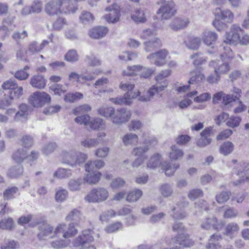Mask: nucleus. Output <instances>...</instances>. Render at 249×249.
I'll return each mask as SVG.
<instances>
[{
    "label": "nucleus",
    "mask_w": 249,
    "mask_h": 249,
    "mask_svg": "<svg viewBox=\"0 0 249 249\" xmlns=\"http://www.w3.org/2000/svg\"><path fill=\"white\" fill-rule=\"evenodd\" d=\"M121 16L120 6L113 4L110 7V23H116L119 21Z\"/></svg>",
    "instance_id": "obj_27"
},
{
    "label": "nucleus",
    "mask_w": 249,
    "mask_h": 249,
    "mask_svg": "<svg viewBox=\"0 0 249 249\" xmlns=\"http://www.w3.org/2000/svg\"><path fill=\"white\" fill-rule=\"evenodd\" d=\"M142 66L140 65L128 66L125 70L123 71V74L126 76L139 75Z\"/></svg>",
    "instance_id": "obj_43"
},
{
    "label": "nucleus",
    "mask_w": 249,
    "mask_h": 249,
    "mask_svg": "<svg viewBox=\"0 0 249 249\" xmlns=\"http://www.w3.org/2000/svg\"><path fill=\"white\" fill-rule=\"evenodd\" d=\"M108 32L107 27L104 26H97L93 28L89 31V36L94 39H99L104 37Z\"/></svg>",
    "instance_id": "obj_22"
},
{
    "label": "nucleus",
    "mask_w": 249,
    "mask_h": 249,
    "mask_svg": "<svg viewBox=\"0 0 249 249\" xmlns=\"http://www.w3.org/2000/svg\"><path fill=\"white\" fill-rule=\"evenodd\" d=\"M23 173V168L20 165H18L9 169L8 172V175L11 178H15L22 174Z\"/></svg>",
    "instance_id": "obj_56"
},
{
    "label": "nucleus",
    "mask_w": 249,
    "mask_h": 249,
    "mask_svg": "<svg viewBox=\"0 0 249 249\" xmlns=\"http://www.w3.org/2000/svg\"><path fill=\"white\" fill-rule=\"evenodd\" d=\"M234 145L229 141L224 142L220 147V153L224 156L230 154L233 150Z\"/></svg>",
    "instance_id": "obj_42"
},
{
    "label": "nucleus",
    "mask_w": 249,
    "mask_h": 249,
    "mask_svg": "<svg viewBox=\"0 0 249 249\" xmlns=\"http://www.w3.org/2000/svg\"><path fill=\"white\" fill-rule=\"evenodd\" d=\"M171 71L168 69L161 71L155 77V80L157 85L160 88H162L165 90L168 85V82L166 78L171 75Z\"/></svg>",
    "instance_id": "obj_16"
},
{
    "label": "nucleus",
    "mask_w": 249,
    "mask_h": 249,
    "mask_svg": "<svg viewBox=\"0 0 249 249\" xmlns=\"http://www.w3.org/2000/svg\"><path fill=\"white\" fill-rule=\"evenodd\" d=\"M18 85L15 79H9L2 84L1 88L4 90H12Z\"/></svg>",
    "instance_id": "obj_62"
},
{
    "label": "nucleus",
    "mask_w": 249,
    "mask_h": 249,
    "mask_svg": "<svg viewBox=\"0 0 249 249\" xmlns=\"http://www.w3.org/2000/svg\"><path fill=\"white\" fill-rule=\"evenodd\" d=\"M120 87L122 89L127 92L123 97L110 99V101L114 104L120 105H129L132 102L133 99L139 98L140 92L139 90L134 92L131 91L134 88V84L128 83L121 84Z\"/></svg>",
    "instance_id": "obj_4"
},
{
    "label": "nucleus",
    "mask_w": 249,
    "mask_h": 249,
    "mask_svg": "<svg viewBox=\"0 0 249 249\" xmlns=\"http://www.w3.org/2000/svg\"><path fill=\"white\" fill-rule=\"evenodd\" d=\"M236 170L235 176L239 177V179L233 181L235 186L241 185L244 184L245 181L249 179L246 174L249 170V163L245 161H241L236 166Z\"/></svg>",
    "instance_id": "obj_10"
},
{
    "label": "nucleus",
    "mask_w": 249,
    "mask_h": 249,
    "mask_svg": "<svg viewBox=\"0 0 249 249\" xmlns=\"http://www.w3.org/2000/svg\"><path fill=\"white\" fill-rule=\"evenodd\" d=\"M164 90L162 88H160L158 85H153L147 90L145 95L141 96L140 95L139 100L143 102H147L151 101L156 94H159Z\"/></svg>",
    "instance_id": "obj_18"
},
{
    "label": "nucleus",
    "mask_w": 249,
    "mask_h": 249,
    "mask_svg": "<svg viewBox=\"0 0 249 249\" xmlns=\"http://www.w3.org/2000/svg\"><path fill=\"white\" fill-rule=\"evenodd\" d=\"M156 34L155 30L148 29L143 30L140 36L142 39H148L149 40L152 38L156 37Z\"/></svg>",
    "instance_id": "obj_60"
},
{
    "label": "nucleus",
    "mask_w": 249,
    "mask_h": 249,
    "mask_svg": "<svg viewBox=\"0 0 249 249\" xmlns=\"http://www.w3.org/2000/svg\"><path fill=\"white\" fill-rule=\"evenodd\" d=\"M97 189H94L89 192L88 194L85 196V199L86 201L89 202H98L97 198Z\"/></svg>",
    "instance_id": "obj_64"
},
{
    "label": "nucleus",
    "mask_w": 249,
    "mask_h": 249,
    "mask_svg": "<svg viewBox=\"0 0 249 249\" xmlns=\"http://www.w3.org/2000/svg\"><path fill=\"white\" fill-rule=\"evenodd\" d=\"M168 54L167 50L163 49L150 54L147 56V58L151 64L157 66H162L166 63L165 59Z\"/></svg>",
    "instance_id": "obj_12"
},
{
    "label": "nucleus",
    "mask_w": 249,
    "mask_h": 249,
    "mask_svg": "<svg viewBox=\"0 0 249 249\" xmlns=\"http://www.w3.org/2000/svg\"><path fill=\"white\" fill-rule=\"evenodd\" d=\"M160 191L161 195L165 197L171 196L173 193L171 186L168 184H163L160 188Z\"/></svg>",
    "instance_id": "obj_53"
},
{
    "label": "nucleus",
    "mask_w": 249,
    "mask_h": 249,
    "mask_svg": "<svg viewBox=\"0 0 249 249\" xmlns=\"http://www.w3.org/2000/svg\"><path fill=\"white\" fill-rule=\"evenodd\" d=\"M205 79V77L203 74L200 72H193L191 73V76L189 83L190 84L194 83H198Z\"/></svg>",
    "instance_id": "obj_46"
},
{
    "label": "nucleus",
    "mask_w": 249,
    "mask_h": 249,
    "mask_svg": "<svg viewBox=\"0 0 249 249\" xmlns=\"http://www.w3.org/2000/svg\"><path fill=\"white\" fill-rule=\"evenodd\" d=\"M157 142L156 138H148V140H146L144 141L145 145L134 148L132 151V154L135 156L143 157V154L149 150V145H154Z\"/></svg>",
    "instance_id": "obj_15"
},
{
    "label": "nucleus",
    "mask_w": 249,
    "mask_h": 249,
    "mask_svg": "<svg viewBox=\"0 0 249 249\" xmlns=\"http://www.w3.org/2000/svg\"><path fill=\"white\" fill-rule=\"evenodd\" d=\"M131 116V112L124 108L118 110L113 114H112V110H110V117H111L113 122L115 124L125 123L129 120Z\"/></svg>",
    "instance_id": "obj_13"
},
{
    "label": "nucleus",
    "mask_w": 249,
    "mask_h": 249,
    "mask_svg": "<svg viewBox=\"0 0 249 249\" xmlns=\"http://www.w3.org/2000/svg\"><path fill=\"white\" fill-rule=\"evenodd\" d=\"M184 155L183 150L176 145H173L170 147L168 152V156L170 160H176L181 159Z\"/></svg>",
    "instance_id": "obj_28"
},
{
    "label": "nucleus",
    "mask_w": 249,
    "mask_h": 249,
    "mask_svg": "<svg viewBox=\"0 0 249 249\" xmlns=\"http://www.w3.org/2000/svg\"><path fill=\"white\" fill-rule=\"evenodd\" d=\"M3 25L0 27V39H4L9 34V30H13L14 27L12 26L10 21L5 20L3 21Z\"/></svg>",
    "instance_id": "obj_32"
},
{
    "label": "nucleus",
    "mask_w": 249,
    "mask_h": 249,
    "mask_svg": "<svg viewBox=\"0 0 249 249\" xmlns=\"http://www.w3.org/2000/svg\"><path fill=\"white\" fill-rule=\"evenodd\" d=\"M131 18L137 23H144L147 20L145 11L141 9L135 10L131 14Z\"/></svg>",
    "instance_id": "obj_25"
},
{
    "label": "nucleus",
    "mask_w": 249,
    "mask_h": 249,
    "mask_svg": "<svg viewBox=\"0 0 249 249\" xmlns=\"http://www.w3.org/2000/svg\"><path fill=\"white\" fill-rule=\"evenodd\" d=\"M139 141L138 136L134 133H127L123 138V142L125 145L135 144Z\"/></svg>",
    "instance_id": "obj_38"
},
{
    "label": "nucleus",
    "mask_w": 249,
    "mask_h": 249,
    "mask_svg": "<svg viewBox=\"0 0 249 249\" xmlns=\"http://www.w3.org/2000/svg\"><path fill=\"white\" fill-rule=\"evenodd\" d=\"M61 157L64 163L71 166L76 165V152L74 151H64L61 154Z\"/></svg>",
    "instance_id": "obj_24"
},
{
    "label": "nucleus",
    "mask_w": 249,
    "mask_h": 249,
    "mask_svg": "<svg viewBox=\"0 0 249 249\" xmlns=\"http://www.w3.org/2000/svg\"><path fill=\"white\" fill-rule=\"evenodd\" d=\"M89 124L91 129H97L103 128L105 126V124L102 119L96 118L90 121Z\"/></svg>",
    "instance_id": "obj_49"
},
{
    "label": "nucleus",
    "mask_w": 249,
    "mask_h": 249,
    "mask_svg": "<svg viewBox=\"0 0 249 249\" xmlns=\"http://www.w3.org/2000/svg\"><path fill=\"white\" fill-rule=\"evenodd\" d=\"M15 226L14 222L12 218H4L0 221V229L5 230H11Z\"/></svg>",
    "instance_id": "obj_44"
},
{
    "label": "nucleus",
    "mask_w": 249,
    "mask_h": 249,
    "mask_svg": "<svg viewBox=\"0 0 249 249\" xmlns=\"http://www.w3.org/2000/svg\"><path fill=\"white\" fill-rule=\"evenodd\" d=\"M184 43L188 48L196 50L199 48L201 44V39L199 37H191L187 41H184Z\"/></svg>",
    "instance_id": "obj_40"
},
{
    "label": "nucleus",
    "mask_w": 249,
    "mask_h": 249,
    "mask_svg": "<svg viewBox=\"0 0 249 249\" xmlns=\"http://www.w3.org/2000/svg\"><path fill=\"white\" fill-rule=\"evenodd\" d=\"M93 231L89 229L85 230L73 241L74 247L80 249H95L92 245L94 241Z\"/></svg>",
    "instance_id": "obj_5"
},
{
    "label": "nucleus",
    "mask_w": 249,
    "mask_h": 249,
    "mask_svg": "<svg viewBox=\"0 0 249 249\" xmlns=\"http://www.w3.org/2000/svg\"><path fill=\"white\" fill-rule=\"evenodd\" d=\"M189 21L187 19L176 18L172 21L170 26L172 29L177 31L186 27Z\"/></svg>",
    "instance_id": "obj_30"
},
{
    "label": "nucleus",
    "mask_w": 249,
    "mask_h": 249,
    "mask_svg": "<svg viewBox=\"0 0 249 249\" xmlns=\"http://www.w3.org/2000/svg\"><path fill=\"white\" fill-rule=\"evenodd\" d=\"M65 219L68 221L79 222L82 219L81 213L78 209H74L69 212L66 216Z\"/></svg>",
    "instance_id": "obj_35"
},
{
    "label": "nucleus",
    "mask_w": 249,
    "mask_h": 249,
    "mask_svg": "<svg viewBox=\"0 0 249 249\" xmlns=\"http://www.w3.org/2000/svg\"><path fill=\"white\" fill-rule=\"evenodd\" d=\"M51 101L50 95L44 91L33 92L29 98L30 104L35 107H41Z\"/></svg>",
    "instance_id": "obj_6"
},
{
    "label": "nucleus",
    "mask_w": 249,
    "mask_h": 249,
    "mask_svg": "<svg viewBox=\"0 0 249 249\" xmlns=\"http://www.w3.org/2000/svg\"><path fill=\"white\" fill-rule=\"evenodd\" d=\"M239 230V228L236 223H231L226 226L224 234L232 238L238 232Z\"/></svg>",
    "instance_id": "obj_34"
},
{
    "label": "nucleus",
    "mask_w": 249,
    "mask_h": 249,
    "mask_svg": "<svg viewBox=\"0 0 249 249\" xmlns=\"http://www.w3.org/2000/svg\"><path fill=\"white\" fill-rule=\"evenodd\" d=\"M68 195V191L66 189H59L56 192L55 199L58 202H63L66 199Z\"/></svg>",
    "instance_id": "obj_52"
},
{
    "label": "nucleus",
    "mask_w": 249,
    "mask_h": 249,
    "mask_svg": "<svg viewBox=\"0 0 249 249\" xmlns=\"http://www.w3.org/2000/svg\"><path fill=\"white\" fill-rule=\"evenodd\" d=\"M228 44L223 43L220 47L221 50L223 51L220 55L221 58L223 60H230L233 57L232 51Z\"/></svg>",
    "instance_id": "obj_33"
},
{
    "label": "nucleus",
    "mask_w": 249,
    "mask_h": 249,
    "mask_svg": "<svg viewBox=\"0 0 249 249\" xmlns=\"http://www.w3.org/2000/svg\"><path fill=\"white\" fill-rule=\"evenodd\" d=\"M30 83L33 88L37 89H43L46 85L44 77L40 75H35L32 76Z\"/></svg>",
    "instance_id": "obj_23"
},
{
    "label": "nucleus",
    "mask_w": 249,
    "mask_h": 249,
    "mask_svg": "<svg viewBox=\"0 0 249 249\" xmlns=\"http://www.w3.org/2000/svg\"><path fill=\"white\" fill-rule=\"evenodd\" d=\"M196 90H193L188 92L186 94V97L193 98L194 101L196 103H199L197 106H195L194 108L197 109H204L206 107L204 103L208 102L211 99V95L209 92H203L197 95Z\"/></svg>",
    "instance_id": "obj_8"
},
{
    "label": "nucleus",
    "mask_w": 249,
    "mask_h": 249,
    "mask_svg": "<svg viewBox=\"0 0 249 249\" xmlns=\"http://www.w3.org/2000/svg\"><path fill=\"white\" fill-rule=\"evenodd\" d=\"M217 38V34L212 31H205L203 33L202 36L203 41L207 46L214 44Z\"/></svg>",
    "instance_id": "obj_26"
},
{
    "label": "nucleus",
    "mask_w": 249,
    "mask_h": 249,
    "mask_svg": "<svg viewBox=\"0 0 249 249\" xmlns=\"http://www.w3.org/2000/svg\"><path fill=\"white\" fill-rule=\"evenodd\" d=\"M209 65L214 68L215 74H218L220 76L221 74L226 73L230 70V66L228 63L219 60L217 61H212Z\"/></svg>",
    "instance_id": "obj_17"
},
{
    "label": "nucleus",
    "mask_w": 249,
    "mask_h": 249,
    "mask_svg": "<svg viewBox=\"0 0 249 249\" xmlns=\"http://www.w3.org/2000/svg\"><path fill=\"white\" fill-rule=\"evenodd\" d=\"M214 14L216 18L228 23L231 22L234 18L233 14L228 9L222 10L219 8H216Z\"/></svg>",
    "instance_id": "obj_20"
},
{
    "label": "nucleus",
    "mask_w": 249,
    "mask_h": 249,
    "mask_svg": "<svg viewBox=\"0 0 249 249\" xmlns=\"http://www.w3.org/2000/svg\"><path fill=\"white\" fill-rule=\"evenodd\" d=\"M242 32V29L236 25H233L230 31L226 33L224 39V43L229 45H236L239 38Z\"/></svg>",
    "instance_id": "obj_11"
},
{
    "label": "nucleus",
    "mask_w": 249,
    "mask_h": 249,
    "mask_svg": "<svg viewBox=\"0 0 249 249\" xmlns=\"http://www.w3.org/2000/svg\"><path fill=\"white\" fill-rule=\"evenodd\" d=\"M94 19V16L91 13L87 11H84L80 17V20L83 24L91 23Z\"/></svg>",
    "instance_id": "obj_50"
},
{
    "label": "nucleus",
    "mask_w": 249,
    "mask_h": 249,
    "mask_svg": "<svg viewBox=\"0 0 249 249\" xmlns=\"http://www.w3.org/2000/svg\"><path fill=\"white\" fill-rule=\"evenodd\" d=\"M79 56L77 52L74 50H69L64 56L66 61L70 62H74L78 61Z\"/></svg>",
    "instance_id": "obj_51"
},
{
    "label": "nucleus",
    "mask_w": 249,
    "mask_h": 249,
    "mask_svg": "<svg viewBox=\"0 0 249 249\" xmlns=\"http://www.w3.org/2000/svg\"><path fill=\"white\" fill-rule=\"evenodd\" d=\"M173 216L176 219H182L185 216V213L183 212L181 207L177 205L172 210Z\"/></svg>",
    "instance_id": "obj_58"
},
{
    "label": "nucleus",
    "mask_w": 249,
    "mask_h": 249,
    "mask_svg": "<svg viewBox=\"0 0 249 249\" xmlns=\"http://www.w3.org/2000/svg\"><path fill=\"white\" fill-rule=\"evenodd\" d=\"M222 239L220 235L214 234L211 236L209 240V245L207 246L206 249H219L221 247L218 242Z\"/></svg>",
    "instance_id": "obj_36"
},
{
    "label": "nucleus",
    "mask_w": 249,
    "mask_h": 249,
    "mask_svg": "<svg viewBox=\"0 0 249 249\" xmlns=\"http://www.w3.org/2000/svg\"><path fill=\"white\" fill-rule=\"evenodd\" d=\"M144 49L146 52H151L161 46L160 40L157 37H154L144 42Z\"/></svg>",
    "instance_id": "obj_29"
},
{
    "label": "nucleus",
    "mask_w": 249,
    "mask_h": 249,
    "mask_svg": "<svg viewBox=\"0 0 249 249\" xmlns=\"http://www.w3.org/2000/svg\"><path fill=\"white\" fill-rule=\"evenodd\" d=\"M51 247L54 249H60L68 246L69 242L64 239L56 240L51 243Z\"/></svg>",
    "instance_id": "obj_55"
},
{
    "label": "nucleus",
    "mask_w": 249,
    "mask_h": 249,
    "mask_svg": "<svg viewBox=\"0 0 249 249\" xmlns=\"http://www.w3.org/2000/svg\"><path fill=\"white\" fill-rule=\"evenodd\" d=\"M28 116V106L22 104L19 106V110L16 113L14 120L16 122H24L27 120Z\"/></svg>",
    "instance_id": "obj_21"
},
{
    "label": "nucleus",
    "mask_w": 249,
    "mask_h": 249,
    "mask_svg": "<svg viewBox=\"0 0 249 249\" xmlns=\"http://www.w3.org/2000/svg\"><path fill=\"white\" fill-rule=\"evenodd\" d=\"M161 166L166 176H172L176 170L179 167L177 163H170L166 162L161 163V155L159 153L153 154L147 162V167L154 169Z\"/></svg>",
    "instance_id": "obj_3"
},
{
    "label": "nucleus",
    "mask_w": 249,
    "mask_h": 249,
    "mask_svg": "<svg viewBox=\"0 0 249 249\" xmlns=\"http://www.w3.org/2000/svg\"><path fill=\"white\" fill-rule=\"evenodd\" d=\"M173 230L178 233L176 238L157 244L154 247L155 249H181V247H190L194 245V242L185 234V229L182 224L176 223L173 226Z\"/></svg>",
    "instance_id": "obj_1"
},
{
    "label": "nucleus",
    "mask_w": 249,
    "mask_h": 249,
    "mask_svg": "<svg viewBox=\"0 0 249 249\" xmlns=\"http://www.w3.org/2000/svg\"><path fill=\"white\" fill-rule=\"evenodd\" d=\"M72 175L71 169L65 168H59L54 173L53 177L59 179L68 178Z\"/></svg>",
    "instance_id": "obj_41"
},
{
    "label": "nucleus",
    "mask_w": 249,
    "mask_h": 249,
    "mask_svg": "<svg viewBox=\"0 0 249 249\" xmlns=\"http://www.w3.org/2000/svg\"><path fill=\"white\" fill-rule=\"evenodd\" d=\"M223 225L222 223H218L216 218L213 216L204 219L201 227L205 230L215 229L220 230L222 228Z\"/></svg>",
    "instance_id": "obj_19"
},
{
    "label": "nucleus",
    "mask_w": 249,
    "mask_h": 249,
    "mask_svg": "<svg viewBox=\"0 0 249 249\" xmlns=\"http://www.w3.org/2000/svg\"><path fill=\"white\" fill-rule=\"evenodd\" d=\"M101 174L99 172L88 173L84 178V180L90 184H96L100 179Z\"/></svg>",
    "instance_id": "obj_31"
},
{
    "label": "nucleus",
    "mask_w": 249,
    "mask_h": 249,
    "mask_svg": "<svg viewBox=\"0 0 249 249\" xmlns=\"http://www.w3.org/2000/svg\"><path fill=\"white\" fill-rule=\"evenodd\" d=\"M12 157L16 162L20 163L26 158V151L23 148L18 149L13 153Z\"/></svg>",
    "instance_id": "obj_45"
},
{
    "label": "nucleus",
    "mask_w": 249,
    "mask_h": 249,
    "mask_svg": "<svg viewBox=\"0 0 249 249\" xmlns=\"http://www.w3.org/2000/svg\"><path fill=\"white\" fill-rule=\"evenodd\" d=\"M83 94L79 92H76L72 93H68L65 96L64 100L66 102L72 103L77 100L81 99L83 98Z\"/></svg>",
    "instance_id": "obj_47"
},
{
    "label": "nucleus",
    "mask_w": 249,
    "mask_h": 249,
    "mask_svg": "<svg viewBox=\"0 0 249 249\" xmlns=\"http://www.w3.org/2000/svg\"><path fill=\"white\" fill-rule=\"evenodd\" d=\"M18 191V188L15 187L7 189L3 193L4 198L7 200L13 198Z\"/></svg>",
    "instance_id": "obj_61"
},
{
    "label": "nucleus",
    "mask_w": 249,
    "mask_h": 249,
    "mask_svg": "<svg viewBox=\"0 0 249 249\" xmlns=\"http://www.w3.org/2000/svg\"><path fill=\"white\" fill-rule=\"evenodd\" d=\"M142 195V192L139 189H134L128 193L126 200L129 202H134L139 200Z\"/></svg>",
    "instance_id": "obj_37"
},
{
    "label": "nucleus",
    "mask_w": 249,
    "mask_h": 249,
    "mask_svg": "<svg viewBox=\"0 0 249 249\" xmlns=\"http://www.w3.org/2000/svg\"><path fill=\"white\" fill-rule=\"evenodd\" d=\"M190 58L193 60V63L195 66H199L206 61V59L198 53H195L190 56Z\"/></svg>",
    "instance_id": "obj_59"
},
{
    "label": "nucleus",
    "mask_w": 249,
    "mask_h": 249,
    "mask_svg": "<svg viewBox=\"0 0 249 249\" xmlns=\"http://www.w3.org/2000/svg\"><path fill=\"white\" fill-rule=\"evenodd\" d=\"M29 69L28 66H25L23 69L16 71L15 73V77L19 80H25L29 76V73L27 70Z\"/></svg>",
    "instance_id": "obj_48"
},
{
    "label": "nucleus",
    "mask_w": 249,
    "mask_h": 249,
    "mask_svg": "<svg viewBox=\"0 0 249 249\" xmlns=\"http://www.w3.org/2000/svg\"><path fill=\"white\" fill-rule=\"evenodd\" d=\"M176 12L175 4L173 1H164L157 13L162 19H168L174 16Z\"/></svg>",
    "instance_id": "obj_9"
},
{
    "label": "nucleus",
    "mask_w": 249,
    "mask_h": 249,
    "mask_svg": "<svg viewBox=\"0 0 249 249\" xmlns=\"http://www.w3.org/2000/svg\"><path fill=\"white\" fill-rule=\"evenodd\" d=\"M70 0H52L47 2L44 7L45 13L49 16H55L62 14H73L75 12L76 8L73 7L69 9L65 5Z\"/></svg>",
    "instance_id": "obj_2"
},
{
    "label": "nucleus",
    "mask_w": 249,
    "mask_h": 249,
    "mask_svg": "<svg viewBox=\"0 0 249 249\" xmlns=\"http://www.w3.org/2000/svg\"><path fill=\"white\" fill-rule=\"evenodd\" d=\"M50 89L54 92V94L59 96H61L67 91L66 89L63 88V86L61 84H53L50 87Z\"/></svg>",
    "instance_id": "obj_63"
},
{
    "label": "nucleus",
    "mask_w": 249,
    "mask_h": 249,
    "mask_svg": "<svg viewBox=\"0 0 249 249\" xmlns=\"http://www.w3.org/2000/svg\"><path fill=\"white\" fill-rule=\"evenodd\" d=\"M81 145L87 148H91L96 146L99 143L97 139L86 138L81 142Z\"/></svg>",
    "instance_id": "obj_57"
},
{
    "label": "nucleus",
    "mask_w": 249,
    "mask_h": 249,
    "mask_svg": "<svg viewBox=\"0 0 249 249\" xmlns=\"http://www.w3.org/2000/svg\"><path fill=\"white\" fill-rule=\"evenodd\" d=\"M57 227H60L58 231V237L62 234L63 237L66 239L73 237L78 233V230L73 223L69 224L68 226L66 224L62 223L58 224Z\"/></svg>",
    "instance_id": "obj_14"
},
{
    "label": "nucleus",
    "mask_w": 249,
    "mask_h": 249,
    "mask_svg": "<svg viewBox=\"0 0 249 249\" xmlns=\"http://www.w3.org/2000/svg\"><path fill=\"white\" fill-rule=\"evenodd\" d=\"M60 227H56L54 230L50 225L43 224L39 228L37 237L40 240H49L58 237V231Z\"/></svg>",
    "instance_id": "obj_7"
},
{
    "label": "nucleus",
    "mask_w": 249,
    "mask_h": 249,
    "mask_svg": "<svg viewBox=\"0 0 249 249\" xmlns=\"http://www.w3.org/2000/svg\"><path fill=\"white\" fill-rule=\"evenodd\" d=\"M48 43L49 42L46 40H44L42 43L39 45H37L36 42H33L29 45L28 52L26 53L33 54L34 53L41 50L43 47L45 45L48 44Z\"/></svg>",
    "instance_id": "obj_39"
},
{
    "label": "nucleus",
    "mask_w": 249,
    "mask_h": 249,
    "mask_svg": "<svg viewBox=\"0 0 249 249\" xmlns=\"http://www.w3.org/2000/svg\"><path fill=\"white\" fill-rule=\"evenodd\" d=\"M23 94V88L21 87H18L17 85L12 90L9 92V96L12 100L14 99L19 98Z\"/></svg>",
    "instance_id": "obj_54"
}]
</instances>
